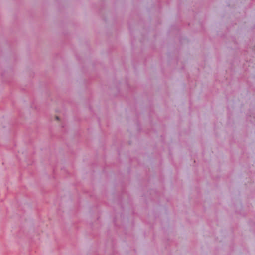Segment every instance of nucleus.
I'll use <instances>...</instances> for the list:
<instances>
[{
	"label": "nucleus",
	"mask_w": 255,
	"mask_h": 255,
	"mask_svg": "<svg viewBox=\"0 0 255 255\" xmlns=\"http://www.w3.org/2000/svg\"><path fill=\"white\" fill-rule=\"evenodd\" d=\"M56 120H59V118H58V117L56 116Z\"/></svg>",
	"instance_id": "obj_1"
}]
</instances>
